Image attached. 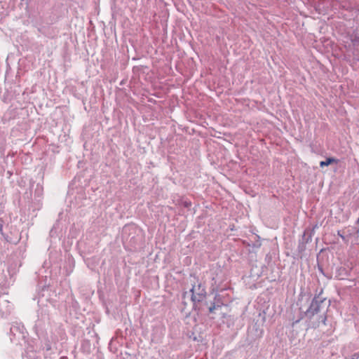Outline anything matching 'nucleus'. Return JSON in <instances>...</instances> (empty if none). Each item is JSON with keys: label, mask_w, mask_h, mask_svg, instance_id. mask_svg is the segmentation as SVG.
I'll use <instances>...</instances> for the list:
<instances>
[{"label": "nucleus", "mask_w": 359, "mask_h": 359, "mask_svg": "<svg viewBox=\"0 0 359 359\" xmlns=\"http://www.w3.org/2000/svg\"><path fill=\"white\" fill-rule=\"evenodd\" d=\"M190 291L191 292V301L194 302V306L196 308L198 303L205 299L206 291L201 283L194 285Z\"/></svg>", "instance_id": "nucleus-1"}, {"label": "nucleus", "mask_w": 359, "mask_h": 359, "mask_svg": "<svg viewBox=\"0 0 359 359\" xmlns=\"http://www.w3.org/2000/svg\"><path fill=\"white\" fill-rule=\"evenodd\" d=\"M338 162H339L338 159H337L335 158L330 157V158H326L325 161H320V166L321 168H323L324 166H327L332 163H338Z\"/></svg>", "instance_id": "nucleus-2"}, {"label": "nucleus", "mask_w": 359, "mask_h": 359, "mask_svg": "<svg viewBox=\"0 0 359 359\" xmlns=\"http://www.w3.org/2000/svg\"><path fill=\"white\" fill-rule=\"evenodd\" d=\"M217 306L215 303H213L210 307H209V312L213 313L214 311L216 309Z\"/></svg>", "instance_id": "nucleus-3"}]
</instances>
